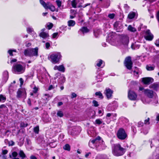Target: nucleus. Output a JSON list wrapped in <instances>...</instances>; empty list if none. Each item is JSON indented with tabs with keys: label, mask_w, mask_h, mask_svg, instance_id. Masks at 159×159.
<instances>
[{
	"label": "nucleus",
	"mask_w": 159,
	"mask_h": 159,
	"mask_svg": "<svg viewBox=\"0 0 159 159\" xmlns=\"http://www.w3.org/2000/svg\"><path fill=\"white\" fill-rule=\"evenodd\" d=\"M144 38L147 40L152 41L153 38V35L151 33L149 30H147L145 33Z\"/></svg>",
	"instance_id": "6e6552de"
},
{
	"label": "nucleus",
	"mask_w": 159,
	"mask_h": 159,
	"mask_svg": "<svg viewBox=\"0 0 159 159\" xmlns=\"http://www.w3.org/2000/svg\"><path fill=\"white\" fill-rule=\"evenodd\" d=\"M136 46V45L135 44H132L131 45V48L133 49H135V47Z\"/></svg>",
	"instance_id": "052dcab7"
},
{
	"label": "nucleus",
	"mask_w": 159,
	"mask_h": 159,
	"mask_svg": "<svg viewBox=\"0 0 159 159\" xmlns=\"http://www.w3.org/2000/svg\"><path fill=\"white\" fill-rule=\"evenodd\" d=\"M8 152V151L7 150H4L2 151V153L3 154L5 155Z\"/></svg>",
	"instance_id": "3c124183"
},
{
	"label": "nucleus",
	"mask_w": 159,
	"mask_h": 159,
	"mask_svg": "<svg viewBox=\"0 0 159 159\" xmlns=\"http://www.w3.org/2000/svg\"><path fill=\"white\" fill-rule=\"evenodd\" d=\"M129 42V39L127 36L123 38L121 40V43L125 47H127Z\"/></svg>",
	"instance_id": "4468645a"
},
{
	"label": "nucleus",
	"mask_w": 159,
	"mask_h": 159,
	"mask_svg": "<svg viewBox=\"0 0 159 159\" xmlns=\"http://www.w3.org/2000/svg\"><path fill=\"white\" fill-rule=\"evenodd\" d=\"M30 159H37L36 157L34 156H31L30 157Z\"/></svg>",
	"instance_id": "338daca9"
},
{
	"label": "nucleus",
	"mask_w": 159,
	"mask_h": 159,
	"mask_svg": "<svg viewBox=\"0 0 159 159\" xmlns=\"http://www.w3.org/2000/svg\"><path fill=\"white\" fill-rule=\"evenodd\" d=\"M128 97L131 100H135L137 97L136 94L133 91L129 90L128 93Z\"/></svg>",
	"instance_id": "1a4fd4ad"
},
{
	"label": "nucleus",
	"mask_w": 159,
	"mask_h": 159,
	"mask_svg": "<svg viewBox=\"0 0 159 159\" xmlns=\"http://www.w3.org/2000/svg\"><path fill=\"white\" fill-rule=\"evenodd\" d=\"M50 46V44L49 43L47 42L46 43L45 46L47 49H48Z\"/></svg>",
	"instance_id": "de8ad7c7"
},
{
	"label": "nucleus",
	"mask_w": 159,
	"mask_h": 159,
	"mask_svg": "<svg viewBox=\"0 0 159 159\" xmlns=\"http://www.w3.org/2000/svg\"><path fill=\"white\" fill-rule=\"evenodd\" d=\"M156 17L158 21L159 22V11L157 13Z\"/></svg>",
	"instance_id": "13d9d810"
},
{
	"label": "nucleus",
	"mask_w": 159,
	"mask_h": 159,
	"mask_svg": "<svg viewBox=\"0 0 159 159\" xmlns=\"http://www.w3.org/2000/svg\"><path fill=\"white\" fill-rule=\"evenodd\" d=\"M58 70L60 71L64 72L65 71V68L63 65L58 66Z\"/></svg>",
	"instance_id": "a878e982"
},
{
	"label": "nucleus",
	"mask_w": 159,
	"mask_h": 159,
	"mask_svg": "<svg viewBox=\"0 0 159 159\" xmlns=\"http://www.w3.org/2000/svg\"><path fill=\"white\" fill-rule=\"evenodd\" d=\"M115 16V14L114 13L110 14L108 15V17L111 19H112L114 18Z\"/></svg>",
	"instance_id": "e433bc0d"
},
{
	"label": "nucleus",
	"mask_w": 159,
	"mask_h": 159,
	"mask_svg": "<svg viewBox=\"0 0 159 159\" xmlns=\"http://www.w3.org/2000/svg\"><path fill=\"white\" fill-rule=\"evenodd\" d=\"M54 88V87H53V86L52 85H51L49 87L48 90H51L53 89Z\"/></svg>",
	"instance_id": "6e6d98bb"
},
{
	"label": "nucleus",
	"mask_w": 159,
	"mask_h": 159,
	"mask_svg": "<svg viewBox=\"0 0 159 159\" xmlns=\"http://www.w3.org/2000/svg\"><path fill=\"white\" fill-rule=\"evenodd\" d=\"M38 91V89L36 87H34V88L33 92L34 93H36Z\"/></svg>",
	"instance_id": "603ef678"
},
{
	"label": "nucleus",
	"mask_w": 159,
	"mask_h": 159,
	"mask_svg": "<svg viewBox=\"0 0 159 159\" xmlns=\"http://www.w3.org/2000/svg\"><path fill=\"white\" fill-rule=\"evenodd\" d=\"M56 2L57 3V4L59 8H60L61 6V1H60L59 0H57L56 1Z\"/></svg>",
	"instance_id": "72a5a7b5"
},
{
	"label": "nucleus",
	"mask_w": 159,
	"mask_h": 159,
	"mask_svg": "<svg viewBox=\"0 0 159 159\" xmlns=\"http://www.w3.org/2000/svg\"><path fill=\"white\" fill-rule=\"evenodd\" d=\"M117 136L120 139L124 140L126 138L127 135L124 129L121 128L118 131Z\"/></svg>",
	"instance_id": "423d86ee"
},
{
	"label": "nucleus",
	"mask_w": 159,
	"mask_h": 159,
	"mask_svg": "<svg viewBox=\"0 0 159 159\" xmlns=\"http://www.w3.org/2000/svg\"><path fill=\"white\" fill-rule=\"evenodd\" d=\"M62 57L61 54L59 52L53 53L48 56V59L53 64L58 63Z\"/></svg>",
	"instance_id": "f03ea898"
},
{
	"label": "nucleus",
	"mask_w": 159,
	"mask_h": 159,
	"mask_svg": "<svg viewBox=\"0 0 159 159\" xmlns=\"http://www.w3.org/2000/svg\"><path fill=\"white\" fill-rule=\"evenodd\" d=\"M53 26V25L52 23H49L47 25V26L48 27V29L49 30L51 29L52 27Z\"/></svg>",
	"instance_id": "58836bf2"
},
{
	"label": "nucleus",
	"mask_w": 159,
	"mask_h": 159,
	"mask_svg": "<svg viewBox=\"0 0 159 159\" xmlns=\"http://www.w3.org/2000/svg\"><path fill=\"white\" fill-rule=\"evenodd\" d=\"M92 102L94 106L95 107H97L99 106V104L98 102L95 100H93Z\"/></svg>",
	"instance_id": "f704fd0d"
},
{
	"label": "nucleus",
	"mask_w": 159,
	"mask_h": 159,
	"mask_svg": "<svg viewBox=\"0 0 159 159\" xmlns=\"http://www.w3.org/2000/svg\"><path fill=\"white\" fill-rule=\"evenodd\" d=\"M113 93V91L109 88L106 89L104 92V93L108 99L111 98Z\"/></svg>",
	"instance_id": "9b49d317"
},
{
	"label": "nucleus",
	"mask_w": 159,
	"mask_h": 159,
	"mask_svg": "<svg viewBox=\"0 0 159 159\" xmlns=\"http://www.w3.org/2000/svg\"><path fill=\"white\" fill-rule=\"evenodd\" d=\"M6 100V98L2 95H0V102H4Z\"/></svg>",
	"instance_id": "cd10ccee"
},
{
	"label": "nucleus",
	"mask_w": 159,
	"mask_h": 159,
	"mask_svg": "<svg viewBox=\"0 0 159 159\" xmlns=\"http://www.w3.org/2000/svg\"><path fill=\"white\" fill-rule=\"evenodd\" d=\"M77 95L74 93H73L71 94V98H73L76 97Z\"/></svg>",
	"instance_id": "8fccbe9b"
},
{
	"label": "nucleus",
	"mask_w": 159,
	"mask_h": 159,
	"mask_svg": "<svg viewBox=\"0 0 159 159\" xmlns=\"http://www.w3.org/2000/svg\"><path fill=\"white\" fill-rule=\"evenodd\" d=\"M12 69L16 73L21 74L24 73L25 70V66H22L19 64H16L12 66Z\"/></svg>",
	"instance_id": "20e7f679"
},
{
	"label": "nucleus",
	"mask_w": 159,
	"mask_h": 159,
	"mask_svg": "<svg viewBox=\"0 0 159 159\" xmlns=\"http://www.w3.org/2000/svg\"><path fill=\"white\" fill-rule=\"evenodd\" d=\"M4 75L7 78H8V72L7 71H5L4 72Z\"/></svg>",
	"instance_id": "c03bdc74"
},
{
	"label": "nucleus",
	"mask_w": 159,
	"mask_h": 159,
	"mask_svg": "<svg viewBox=\"0 0 159 159\" xmlns=\"http://www.w3.org/2000/svg\"><path fill=\"white\" fill-rule=\"evenodd\" d=\"M24 92L25 95H26V93L24 90L20 89H19L17 92V98H20L21 97L22 93Z\"/></svg>",
	"instance_id": "2eb2a0df"
},
{
	"label": "nucleus",
	"mask_w": 159,
	"mask_h": 159,
	"mask_svg": "<svg viewBox=\"0 0 159 159\" xmlns=\"http://www.w3.org/2000/svg\"><path fill=\"white\" fill-rule=\"evenodd\" d=\"M19 80L20 81V85L21 86L23 84V79L22 78H20L19 79Z\"/></svg>",
	"instance_id": "bf43d9fd"
},
{
	"label": "nucleus",
	"mask_w": 159,
	"mask_h": 159,
	"mask_svg": "<svg viewBox=\"0 0 159 159\" xmlns=\"http://www.w3.org/2000/svg\"><path fill=\"white\" fill-rule=\"evenodd\" d=\"M94 33L95 36L96 37H97L99 34L98 32V31H94Z\"/></svg>",
	"instance_id": "49530a36"
},
{
	"label": "nucleus",
	"mask_w": 159,
	"mask_h": 159,
	"mask_svg": "<svg viewBox=\"0 0 159 159\" xmlns=\"http://www.w3.org/2000/svg\"><path fill=\"white\" fill-rule=\"evenodd\" d=\"M41 4L45 9H49L51 11H54L55 10V8L49 2L46 3L43 0H40Z\"/></svg>",
	"instance_id": "39448f33"
},
{
	"label": "nucleus",
	"mask_w": 159,
	"mask_h": 159,
	"mask_svg": "<svg viewBox=\"0 0 159 159\" xmlns=\"http://www.w3.org/2000/svg\"><path fill=\"white\" fill-rule=\"evenodd\" d=\"M8 144L9 146H13L14 145L15 143L13 141H11L9 142Z\"/></svg>",
	"instance_id": "a18cd8bd"
},
{
	"label": "nucleus",
	"mask_w": 159,
	"mask_h": 159,
	"mask_svg": "<svg viewBox=\"0 0 159 159\" xmlns=\"http://www.w3.org/2000/svg\"><path fill=\"white\" fill-rule=\"evenodd\" d=\"M149 88L152 89L155 91H157L159 88V82L154 83L149 86Z\"/></svg>",
	"instance_id": "ddd939ff"
},
{
	"label": "nucleus",
	"mask_w": 159,
	"mask_h": 159,
	"mask_svg": "<svg viewBox=\"0 0 159 159\" xmlns=\"http://www.w3.org/2000/svg\"><path fill=\"white\" fill-rule=\"evenodd\" d=\"M95 122L96 124H98V125L101 124L102 123V121L100 119H98L96 120Z\"/></svg>",
	"instance_id": "ea45409f"
},
{
	"label": "nucleus",
	"mask_w": 159,
	"mask_h": 159,
	"mask_svg": "<svg viewBox=\"0 0 159 159\" xmlns=\"http://www.w3.org/2000/svg\"><path fill=\"white\" fill-rule=\"evenodd\" d=\"M63 148L65 150L70 151V146L69 144H66L63 146Z\"/></svg>",
	"instance_id": "b1692460"
},
{
	"label": "nucleus",
	"mask_w": 159,
	"mask_h": 159,
	"mask_svg": "<svg viewBox=\"0 0 159 159\" xmlns=\"http://www.w3.org/2000/svg\"><path fill=\"white\" fill-rule=\"evenodd\" d=\"M111 115H112V114H111V113H108L107 114L106 117H109L111 116Z\"/></svg>",
	"instance_id": "0e129e2a"
},
{
	"label": "nucleus",
	"mask_w": 159,
	"mask_h": 159,
	"mask_svg": "<svg viewBox=\"0 0 159 159\" xmlns=\"http://www.w3.org/2000/svg\"><path fill=\"white\" fill-rule=\"evenodd\" d=\"M146 68L147 70L149 71L152 70L154 69V67L151 66H149L148 65L146 66Z\"/></svg>",
	"instance_id": "2f4dec72"
},
{
	"label": "nucleus",
	"mask_w": 159,
	"mask_h": 159,
	"mask_svg": "<svg viewBox=\"0 0 159 159\" xmlns=\"http://www.w3.org/2000/svg\"><path fill=\"white\" fill-rule=\"evenodd\" d=\"M124 64L127 69L129 70L131 69L133 63L131 61L130 57H128L125 58V60Z\"/></svg>",
	"instance_id": "0eeeda50"
},
{
	"label": "nucleus",
	"mask_w": 159,
	"mask_h": 159,
	"mask_svg": "<svg viewBox=\"0 0 159 159\" xmlns=\"http://www.w3.org/2000/svg\"><path fill=\"white\" fill-rule=\"evenodd\" d=\"M27 31L29 33H31L34 31L33 29L31 27H28L27 28Z\"/></svg>",
	"instance_id": "c756f323"
},
{
	"label": "nucleus",
	"mask_w": 159,
	"mask_h": 159,
	"mask_svg": "<svg viewBox=\"0 0 159 159\" xmlns=\"http://www.w3.org/2000/svg\"><path fill=\"white\" fill-rule=\"evenodd\" d=\"M39 36L40 37L44 39L49 37L48 33L46 32H41L39 34Z\"/></svg>",
	"instance_id": "dca6fc26"
},
{
	"label": "nucleus",
	"mask_w": 159,
	"mask_h": 159,
	"mask_svg": "<svg viewBox=\"0 0 159 159\" xmlns=\"http://www.w3.org/2000/svg\"><path fill=\"white\" fill-rule=\"evenodd\" d=\"M34 131L35 133L38 134L39 130V127L38 126H36L34 128Z\"/></svg>",
	"instance_id": "c9c22d12"
},
{
	"label": "nucleus",
	"mask_w": 159,
	"mask_h": 159,
	"mask_svg": "<svg viewBox=\"0 0 159 159\" xmlns=\"http://www.w3.org/2000/svg\"><path fill=\"white\" fill-rule=\"evenodd\" d=\"M95 94L96 96H98L99 98L101 99H102L103 98L102 94L100 91L96 92Z\"/></svg>",
	"instance_id": "393cba45"
},
{
	"label": "nucleus",
	"mask_w": 159,
	"mask_h": 159,
	"mask_svg": "<svg viewBox=\"0 0 159 159\" xmlns=\"http://www.w3.org/2000/svg\"><path fill=\"white\" fill-rule=\"evenodd\" d=\"M18 155L17 153L16 152H14L12 153V155L13 157H16Z\"/></svg>",
	"instance_id": "4c0bfd02"
},
{
	"label": "nucleus",
	"mask_w": 159,
	"mask_h": 159,
	"mask_svg": "<svg viewBox=\"0 0 159 159\" xmlns=\"http://www.w3.org/2000/svg\"><path fill=\"white\" fill-rule=\"evenodd\" d=\"M111 38H112V37H111V36H108V39H107V40L109 42V43H111V40L112 41V40H111Z\"/></svg>",
	"instance_id": "864d4df0"
},
{
	"label": "nucleus",
	"mask_w": 159,
	"mask_h": 159,
	"mask_svg": "<svg viewBox=\"0 0 159 159\" xmlns=\"http://www.w3.org/2000/svg\"><path fill=\"white\" fill-rule=\"evenodd\" d=\"M79 2L78 0H73L71 2V5L72 7L74 8L76 7V5Z\"/></svg>",
	"instance_id": "412c9836"
},
{
	"label": "nucleus",
	"mask_w": 159,
	"mask_h": 159,
	"mask_svg": "<svg viewBox=\"0 0 159 159\" xmlns=\"http://www.w3.org/2000/svg\"><path fill=\"white\" fill-rule=\"evenodd\" d=\"M138 126L139 127H142L143 125V123L141 121H139L138 123Z\"/></svg>",
	"instance_id": "79ce46f5"
},
{
	"label": "nucleus",
	"mask_w": 159,
	"mask_h": 159,
	"mask_svg": "<svg viewBox=\"0 0 159 159\" xmlns=\"http://www.w3.org/2000/svg\"><path fill=\"white\" fill-rule=\"evenodd\" d=\"M149 118H148L145 120H144V124H149L150 123H149Z\"/></svg>",
	"instance_id": "a19ab883"
},
{
	"label": "nucleus",
	"mask_w": 159,
	"mask_h": 159,
	"mask_svg": "<svg viewBox=\"0 0 159 159\" xmlns=\"http://www.w3.org/2000/svg\"><path fill=\"white\" fill-rule=\"evenodd\" d=\"M101 140V138L99 136H98L95 139L90 140V142L92 143L93 144H97L99 141Z\"/></svg>",
	"instance_id": "f3484780"
},
{
	"label": "nucleus",
	"mask_w": 159,
	"mask_h": 159,
	"mask_svg": "<svg viewBox=\"0 0 159 159\" xmlns=\"http://www.w3.org/2000/svg\"><path fill=\"white\" fill-rule=\"evenodd\" d=\"M61 81V82H59L61 84H62L65 81V78L64 76H61L59 79V81Z\"/></svg>",
	"instance_id": "c85d7f7f"
},
{
	"label": "nucleus",
	"mask_w": 159,
	"mask_h": 159,
	"mask_svg": "<svg viewBox=\"0 0 159 159\" xmlns=\"http://www.w3.org/2000/svg\"><path fill=\"white\" fill-rule=\"evenodd\" d=\"M17 61V60L16 59H13L12 60H11V63H12L13 62H15Z\"/></svg>",
	"instance_id": "774afa93"
},
{
	"label": "nucleus",
	"mask_w": 159,
	"mask_h": 159,
	"mask_svg": "<svg viewBox=\"0 0 159 159\" xmlns=\"http://www.w3.org/2000/svg\"><path fill=\"white\" fill-rule=\"evenodd\" d=\"M38 48L37 47L35 48H30L25 49L24 52V55L25 56L33 57L38 56Z\"/></svg>",
	"instance_id": "7ed1b4c3"
},
{
	"label": "nucleus",
	"mask_w": 159,
	"mask_h": 159,
	"mask_svg": "<svg viewBox=\"0 0 159 159\" xmlns=\"http://www.w3.org/2000/svg\"><path fill=\"white\" fill-rule=\"evenodd\" d=\"M83 34L87 33L89 31V30L86 27H83L80 30Z\"/></svg>",
	"instance_id": "a211bd4d"
},
{
	"label": "nucleus",
	"mask_w": 159,
	"mask_h": 159,
	"mask_svg": "<svg viewBox=\"0 0 159 159\" xmlns=\"http://www.w3.org/2000/svg\"><path fill=\"white\" fill-rule=\"evenodd\" d=\"M12 52H13L12 51V49H10L8 51V53L11 56H13Z\"/></svg>",
	"instance_id": "37998d69"
},
{
	"label": "nucleus",
	"mask_w": 159,
	"mask_h": 159,
	"mask_svg": "<svg viewBox=\"0 0 159 159\" xmlns=\"http://www.w3.org/2000/svg\"><path fill=\"white\" fill-rule=\"evenodd\" d=\"M58 35V33H54L52 35V38H55L56 37L57 35Z\"/></svg>",
	"instance_id": "5fc2aeb1"
},
{
	"label": "nucleus",
	"mask_w": 159,
	"mask_h": 159,
	"mask_svg": "<svg viewBox=\"0 0 159 159\" xmlns=\"http://www.w3.org/2000/svg\"><path fill=\"white\" fill-rule=\"evenodd\" d=\"M2 108H4L5 109L6 108V107L5 105H2L0 106V109Z\"/></svg>",
	"instance_id": "4d7b16f0"
},
{
	"label": "nucleus",
	"mask_w": 159,
	"mask_h": 159,
	"mask_svg": "<svg viewBox=\"0 0 159 159\" xmlns=\"http://www.w3.org/2000/svg\"><path fill=\"white\" fill-rule=\"evenodd\" d=\"M20 157H21L22 159H24L26 157V156L24 152L22 150H20L19 153Z\"/></svg>",
	"instance_id": "aec40b11"
},
{
	"label": "nucleus",
	"mask_w": 159,
	"mask_h": 159,
	"mask_svg": "<svg viewBox=\"0 0 159 159\" xmlns=\"http://www.w3.org/2000/svg\"><path fill=\"white\" fill-rule=\"evenodd\" d=\"M53 69L54 70H58V66H55L54 68Z\"/></svg>",
	"instance_id": "680f3d73"
},
{
	"label": "nucleus",
	"mask_w": 159,
	"mask_h": 159,
	"mask_svg": "<svg viewBox=\"0 0 159 159\" xmlns=\"http://www.w3.org/2000/svg\"><path fill=\"white\" fill-rule=\"evenodd\" d=\"M67 23L68 25L69 26H73L75 24V21L72 20H70L68 21Z\"/></svg>",
	"instance_id": "6ab92c4d"
},
{
	"label": "nucleus",
	"mask_w": 159,
	"mask_h": 159,
	"mask_svg": "<svg viewBox=\"0 0 159 159\" xmlns=\"http://www.w3.org/2000/svg\"><path fill=\"white\" fill-rule=\"evenodd\" d=\"M128 29L129 30L132 32H134L136 31V29L131 25H129L128 26Z\"/></svg>",
	"instance_id": "5701e85b"
},
{
	"label": "nucleus",
	"mask_w": 159,
	"mask_h": 159,
	"mask_svg": "<svg viewBox=\"0 0 159 159\" xmlns=\"http://www.w3.org/2000/svg\"><path fill=\"white\" fill-rule=\"evenodd\" d=\"M103 61L102 60H99L96 61V65L99 67L102 63Z\"/></svg>",
	"instance_id": "bb28decb"
},
{
	"label": "nucleus",
	"mask_w": 159,
	"mask_h": 159,
	"mask_svg": "<svg viewBox=\"0 0 159 159\" xmlns=\"http://www.w3.org/2000/svg\"><path fill=\"white\" fill-rule=\"evenodd\" d=\"M144 93L145 95L149 98H152L153 97L154 92L152 90L148 89H144Z\"/></svg>",
	"instance_id": "9d476101"
},
{
	"label": "nucleus",
	"mask_w": 159,
	"mask_h": 159,
	"mask_svg": "<svg viewBox=\"0 0 159 159\" xmlns=\"http://www.w3.org/2000/svg\"><path fill=\"white\" fill-rule=\"evenodd\" d=\"M125 149L122 148L119 144L114 145L112 149V152L115 156H119L122 155L125 152Z\"/></svg>",
	"instance_id": "f257e3e1"
},
{
	"label": "nucleus",
	"mask_w": 159,
	"mask_h": 159,
	"mask_svg": "<svg viewBox=\"0 0 159 159\" xmlns=\"http://www.w3.org/2000/svg\"><path fill=\"white\" fill-rule=\"evenodd\" d=\"M155 44L157 47H159V39L157 40L156 41Z\"/></svg>",
	"instance_id": "09e8293b"
},
{
	"label": "nucleus",
	"mask_w": 159,
	"mask_h": 159,
	"mask_svg": "<svg viewBox=\"0 0 159 159\" xmlns=\"http://www.w3.org/2000/svg\"><path fill=\"white\" fill-rule=\"evenodd\" d=\"M57 115L61 117H62L63 116V112L61 111H57Z\"/></svg>",
	"instance_id": "7c9ffc66"
},
{
	"label": "nucleus",
	"mask_w": 159,
	"mask_h": 159,
	"mask_svg": "<svg viewBox=\"0 0 159 159\" xmlns=\"http://www.w3.org/2000/svg\"><path fill=\"white\" fill-rule=\"evenodd\" d=\"M27 103L30 106L31 105V101L30 99L29 98L28 99Z\"/></svg>",
	"instance_id": "69168bd1"
},
{
	"label": "nucleus",
	"mask_w": 159,
	"mask_h": 159,
	"mask_svg": "<svg viewBox=\"0 0 159 159\" xmlns=\"http://www.w3.org/2000/svg\"><path fill=\"white\" fill-rule=\"evenodd\" d=\"M142 80L143 83L145 84H148L153 81V79L151 77L143 78Z\"/></svg>",
	"instance_id": "f8f14e48"
},
{
	"label": "nucleus",
	"mask_w": 159,
	"mask_h": 159,
	"mask_svg": "<svg viewBox=\"0 0 159 159\" xmlns=\"http://www.w3.org/2000/svg\"><path fill=\"white\" fill-rule=\"evenodd\" d=\"M91 154V153L90 152H89L87 153H86L85 155V157L86 158L88 157Z\"/></svg>",
	"instance_id": "e2e57ef3"
},
{
	"label": "nucleus",
	"mask_w": 159,
	"mask_h": 159,
	"mask_svg": "<svg viewBox=\"0 0 159 159\" xmlns=\"http://www.w3.org/2000/svg\"><path fill=\"white\" fill-rule=\"evenodd\" d=\"M28 124L27 123L25 124L23 122H22L20 124V127H25L27 126Z\"/></svg>",
	"instance_id": "473e14b6"
},
{
	"label": "nucleus",
	"mask_w": 159,
	"mask_h": 159,
	"mask_svg": "<svg viewBox=\"0 0 159 159\" xmlns=\"http://www.w3.org/2000/svg\"><path fill=\"white\" fill-rule=\"evenodd\" d=\"M135 16V13L133 12H130L128 15V18L129 19H132Z\"/></svg>",
	"instance_id": "4be33fe9"
}]
</instances>
